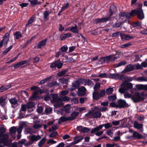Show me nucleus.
Wrapping results in <instances>:
<instances>
[{
  "instance_id": "12",
  "label": "nucleus",
  "mask_w": 147,
  "mask_h": 147,
  "mask_svg": "<svg viewBox=\"0 0 147 147\" xmlns=\"http://www.w3.org/2000/svg\"><path fill=\"white\" fill-rule=\"evenodd\" d=\"M9 100L12 108H15L18 106V101L16 98H11Z\"/></svg>"
},
{
  "instance_id": "6",
  "label": "nucleus",
  "mask_w": 147,
  "mask_h": 147,
  "mask_svg": "<svg viewBox=\"0 0 147 147\" xmlns=\"http://www.w3.org/2000/svg\"><path fill=\"white\" fill-rule=\"evenodd\" d=\"M117 102L118 108L120 109L127 107L129 106L125 100L120 99L117 100Z\"/></svg>"
},
{
  "instance_id": "58",
  "label": "nucleus",
  "mask_w": 147,
  "mask_h": 147,
  "mask_svg": "<svg viewBox=\"0 0 147 147\" xmlns=\"http://www.w3.org/2000/svg\"><path fill=\"white\" fill-rule=\"evenodd\" d=\"M80 84H84V83H86V80L82 78H79L78 80Z\"/></svg>"
},
{
  "instance_id": "61",
  "label": "nucleus",
  "mask_w": 147,
  "mask_h": 147,
  "mask_svg": "<svg viewBox=\"0 0 147 147\" xmlns=\"http://www.w3.org/2000/svg\"><path fill=\"white\" fill-rule=\"evenodd\" d=\"M119 79L120 80H122L123 81H126L125 80L126 78L124 75H119Z\"/></svg>"
},
{
  "instance_id": "50",
  "label": "nucleus",
  "mask_w": 147,
  "mask_h": 147,
  "mask_svg": "<svg viewBox=\"0 0 147 147\" xmlns=\"http://www.w3.org/2000/svg\"><path fill=\"white\" fill-rule=\"evenodd\" d=\"M17 128L15 126H13L10 128L9 132L13 134L16 131Z\"/></svg>"
},
{
  "instance_id": "59",
  "label": "nucleus",
  "mask_w": 147,
  "mask_h": 147,
  "mask_svg": "<svg viewBox=\"0 0 147 147\" xmlns=\"http://www.w3.org/2000/svg\"><path fill=\"white\" fill-rule=\"evenodd\" d=\"M131 42L126 43L121 45V47L123 48H125L131 46Z\"/></svg>"
},
{
  "instance_id": "55",
  "label": "nucleus",
  "mask_w": 147,
  "mask_h": 147,
  "mask_svg": "<svg viewBox=\"0 0 147 147\" xmlns=\"http://www.w3.org/2000/svg\"><path fill=\"white\" fill-rule=\"evenodd\" d=\"M37 110L38 113L41 114L43 112V108L42 106L38 107Z\"/></svg>"
},
{
  "instance_id": "37",
  "label": "nucleus",
  "mask_w": 147,
  "mask_h": 147,
  "mask_svg": "<svg viewBox=\"0 0 147 147\" xmlns=\"http://www.w3.org/2000/svg\"><path fill=\"white\" fill-rule=\"evenodd\" d=\"M46 140V139L45 137L43 138L40 141L38 142V145L39 147H41L45 143V141Z\"/></svg>"
},
{
  "instance_id": "29",
  "label": "nucleus",
  "mask_w": 147,
  "mask_h": 147,
  "mask_svg": "<svg viewBox=\"0 0 147 147\" xmlns=\"http://www.w3.org/2000/svg\"><path fill=\"white\" fill-rule=\"evenodd\" d=\"M102 127V128L104 126L106 129H108L109 128L112 127V124L111 123H107L104 124L102 125H100Z\"/></svg>"
},
{
  "instance_id": "53",
  "label": "nucleus",
  "mask_w": 147,
  "mask_h": 147,
  "mask_svg": "<svg viewBox=\"0 0 147 147\" xmlns=\"http://www.w3.org/2000/svg\"><path fill=\"white\" fill-rule=\"evenodd\" d=\"M52 111V109L51 108L47 107L45 110V112L46 113H50Z\"/></svg>"
},
{
  "instance_id": "19",
  "label": "nucleus",
  "mask_w": 147,
  "mask_h": 147,
  "mask_svg": "<svg viewBox=\"0 0 147 147\" xmlns=\"http://www.w3.org/2000/svg\"><path fill=\"white\" fill-rule=\"evenodd\" d=\"M83 139V137L80 136H76L74 138V141L72 142L73 144H76L80 142Z\"/></svg>"
},
{
  "instance_id": "48",
  "label": "nucleus",
  "mask_w": 147,
  "mask_h": 147,
  "mask_svg": "<svg viewBox=\"0 0 147 147\" xmlns=\"http://www.w3.org/2000/svg\"><path fill=\"white\" fill-rule=\"evenodd\" d=\"M115 146H116V147H119V146L117 144L113 143V144H111L109 143L107 144L106 145L107 147H113Z\"/></svg>"
},
{
  "instance_id": "46",
  "label": "nucleus",
  "mask_w": 147,
  "mask_h": 147,
  "mask_svg": "<svg viewBox=\"0 0 147 147\" xmlns=\"http://www.w3.org/2000/svg\"><path fill=\"white\" fill-rule=\"evenodd\" d=\"M34 18L32 17L28 21V23L26 25V27H27L29 25L31 24L34 21Z\"/></svg>"
},
{
  "instance_id": "36",
  "label": "nucleus",
  "mask_w": 147,
  "mask_h": 147,
  "mask_svg": "<svg viewBox=\"0 0 147 147\" xmlns=\"http://www.w3.org/2000/svg\"><path fill=\"white\" fill-rule=\"evenodd\" d=\"M13 47V45H11L9 47L6 48L4 51L2 53L3 55H6L8 53L9 51L12 49Z\"/></svg>"
},
{
  "instance_id": "62",
  "label": "nucleus",
  "mask_w": 147,
  "mask_h": 147,
  "mask_svg": "<svg viewBox=\"0 0 147 147\" xmlns=\"http://www.w3.org/2000/svg\"><path fill=\"white\" fill-rule=\"evenodd\" d=\"M120 120L113 121L112 122V125H113L115 126L118 125L120 124Z\"/></svg>"
},
{
  "instance_id": "41",
  "label": "nucleus",
  "mask_w": 147,
  "mask_h": 147,
  "mask_svg": "<svg viewBox=\"0 0 147 147\" xmlns=\"http://www.w3.org/2000/svg\"><path fill=\"white\" fill-rule=\"evenodd\" d=\"M121 88H120L119 89V91L121 93L123 94L125 92V91H127V89H126V88H125V86H123V87H121Z\"/></svg>"
},
{
  "instance_id": "13",
  "label": "nucleus",
  "mask_w": 147,
  "mask_h": 147,
  "mask_svg": "<svg viewBox=\"0 0 147 147\" xmlns=\"http://www.w3.org/2000/svg\"><path fill=\"white\" fill-rule=\"evenodd\" d=\"M7 97L5 96L0 97V105L3 107H4L7 103Z\"/></svg>"
},
{
  "instance_id": "20",
  "label": "nucleus",
  "mask_w": 147,
  "mask_h": 147,
  "mask_svg": "<svg viewBox=\"0 0 147 147\" xmlns=\"http://www.w3.org/2000/svg\"><path fill=\"white\" fill-rule=\"evenodd\" d=\"M38 95L37 92H35L32 95L31 97L30 98V99L32 100H39L42 98V97L40 96H37Z\"/></svg>"
},
{
  "instance_id": "43",
  "label": "nucleus",
  "mask_w": 147,
  "mask_h": 147,
  "mask_svg": "<svg viewBox=\"0 0 147 147\" xmlns=\"http://www.w3.org/2000/svg\"><path fill=\"white\" fill-rule=\"evenodd\" d=\"M132 25L134 27H137L141 26L142 25L141 23L139 22H136L133 23Z\"/></svg>"
},
{
  "instance_id": "22",
  "label": "nucleus",
  "mask_w": 147,
  "mask_h": 147,
  "mask_svg": "<svg viewBox=\"0 0 147 147\" xmlns=\"http://www.w3.org/2000/svg\"><path fill=\"white\" fill-rule=\"evenodd\" d=\"M133 136L134 137V138L138 139H140L143 138V136L142 135L136 131L134 132V133L133 134Z\"/></svg>"
},
{
  "instance_id": "31",
  "label": "nucleus",
  "mask_w": 147,
  "mask_h": 147,
  "mask_svg": "<svg viewBox=\"0 0 147 147\" xmlns=\"http://www.w3.org/2000/svg\"><path fill=\"white\" fill-rule=\"evenodd\" d=\"M27 108L28 109H32L34 108L35 106V104L34 102H30L26 104Z\"/></svg>"
},
{
  "instance_id": "32",
  "label": "nucleus",
  "mask_w": 147,
  "mask_h": 147,
  "mask_svg": "<svg viewBox=\"0 0 147 147\" xmlns=\"http://www.w3.org/2000/svg\"><path fill=\"white\" fill-rule=\"evenodd\" d=\"M51 12H49L48 11H45L43 13V18L44 20H48L49 18H48Z\"/></svg>"
},
{
  "instance_id": "52",
  "label": "nucleus",
  "mask_w": 147,
  "mask_h": 147,
  "mask_svg": "<svg viewBox=\"0 0 147 147\" xmlns=\"http://www.w3.org/2000/svg\"><path fill=\"white\" fill-rule=\"evenodd\" d=\"M58 135L57 132L56 131H53L49 135V137L50 138H53L56 136Z\"/></svg>"
},
{
  "instance_id": "14",
  "label": "nucleus",
  "mask_w": 147,
  "mask_h": 147,
  "mask_svg": "<svg viewBox=\"0 0 147 147\" xmlns=\"http://www.w3.org/2000/svg\"><path fill=\"white\" fill-rule=\"evenodd\" d=\"M119 15L120 18L121 19H123V18H121L122 17H124L126 19H129L130 16H131V12L129 13H127L126 12L122 13L120 12Z\"/></svg>"
},
{
  "instance_id": "11",
  "label": "nucleus",
  "mask_w": 147,
  "mask_h": 147,
  "mask_svg": "<svg viewBox=\"0 0 147 147\" xmlns=\"http://www.w3.org/2000/svg\"><path fill=\"white\" fill-rule=\"evenodd\" d=\"M117 10V7L114 5H112L110 7L109 11L110 12V15L107 18H109V20H111V16L113 15V14L115 13Z\"/></svg>"
},
{
  "instance_id": "42",
  "label": "nucleus",
  "mask_w": 147,
  "mask_h": 147,
  "mask_svg": "<svg viewBox=\"0 0 147 147\" xmlns=\"http://www.w3.org/2000/svg\"><path fill=\"white\" fill-rule=\"evenodd\" d=\"M26 141V140L25 139H23L21 140H20L18 142V144L19 145L20 144H24L25 146H27L28 145V144H27L26 143H25V142Z\"/></svg>"
},
{
  "instance_id": "63",
  "label": "nucleus",
  "mask_w": 147,
  "mask_h": 147,
  "mask_svg": "<svg viewBox=\"0 0 147 147\" xmlns=\"http://www.w3.org/2000/svg\"><path fill=\"white\" fill-rule=\"evenodd\" d=\"M57 129V127L56 125H53L52 127L51 128H49V131L50 132H52L53 131Z\"/></svg>"
},
{
  "instance_id": "33",
  "label": "nucleus",
  "mask_w": 147,
  "mask_h": 147,
  "mask_svg": "<svg viewBox=\"0 0 147 147\" xmlns=\"http://www.w3.org/2000/svg\"><path fill=\"white\" fill-rule=\"evenodd\" d=\"M58 85V83L57 82L52 81L51 82L48 83L47 84V86L50 87H52L54 86Z\"/></svg>"
},
{
  "instance_id": "4",
  "label": "nucleus",
  "mask_w": 147,
  "mask_h": 147,
  "mask_svg": "<svg viewBox=\"0 0 147 147\" xmlns=\"http://www.w3.org/2000/svg\"><path fill=\"white\" fill-rule=\"evenodd\" d=\"M117 59V57H113L112 55H110L105 57H102L98 60V63L99 64H102L105 63H109V62H113Z\"/></svg>"
},
{
  "instance_id": "17",
  "label": "nucleus",
  "mask_w": 147,
  "mask_h": 147,
  "mask_svg": "<svg viewBox=\"0 0 147 147\" xmlns=\"http://www.w3.org/2000/svg\"><path fill=\"white\" fill-rule=\"evenodd\" d=\"M80 85V84L78 80L74 81L72 84V87L69 88V90L71 91L74 90L78 88Z\"/></svg>"
},
{
  "instance_id": "60",
  "label": "nucleus",
  "mask_w": 147,
  "mask_h": 147,
  "mask_svg": "<svg viewBox=\"0 0 147 147\" xmlns=\"http://www.w3.org/2000/svg\"><path fill=\"white\" fill-rule=\"evenodd\" d=\"M100 87V84L99 82L97 83L95 85L94 89L95 90L96 89H99Z\"/></svg>"
},
{
  "instance_id": "30",
  "label": "nucleus",
  "mask_w": 147,
  "mask_h": 147,
  "mask_svg": "<svg viewBox=\"0 0 147 147\" xmlns=\"http://www.w3.org/2000/svg\"><path fill=\"white\" fill-rule=\"evenodd\" d=\"M119 74H110L109 77L112 79L117 80L119 79Z\"/></svg>"
},
{
  "instance_id": "1",
  "label": "nucleus",
  "mask_w": 147,
  "mask_h": 147,
  "mask_svg": "<svg viewBox=\"0 0 147 147\" xmlns=\"http://www.w3.org/2000/svg\"><path fill=\"white\" fill-rule=\"evenodd\" d=\"M50 95L52 98L53 101L57 102L55 104L56 107H63L62 111L64 110V106H63V101H64V96L59 97L57 94L52 93Z\"/></svg>"
},
{
  "instance_id": "7",
  "label": "nucleus",
  "mask_w": 147,
  "mask_h": 147,
  "mask_svg": "<svg viewBox=\"0 0 147 147\" xmlns=\"http://www.w3.org/2000/svg\"><path fill=\"white\" fill-rule=\"evenodd\" d=\"M62 65L63 64L61 62L60 59H59L51 63L50 66L51 68L57 67L58 69H60Z\"/></svg>"
},
{
  "instance_id": "21",
  "label": "nucleus",
  "mask_w": 147,
  "mask_h": 147,
  "mask_svg": "<svg viewBox=\"0 0 147 147\" xmlns=\"http://www.w3.org/2000/svg\"><path fill=\"white\" fill-rule=\"evenodd\" d=\"M136 86L138 90H147V85L137 84Z\"/></svg>"
},
{
  "instance_id": "2",
  "label": "nucleus",
  "mask_w": 147,
  "mask_h": 147,
  "mask_svg": "<svg viewBox=\"0 0 147 147\" xmlns=\"http://www.w3.org/2000/svg\"><path fill=\"white\" fill-rule=\"evenodd\" d=\"M144 95V94H140L139 92H136L134 95L132 96L131 94L129 93L125 94H124V96L125 98H131L134 102L136 103L144 100V98L141 96H143Z\"/></svg>"
},
{
  "instance_id": "51",
  "label": "nucleus",
  "mask_w": 147,
  "mask_h": 147,
  "mask_svg": "<svg viewBox=\"0 0 147 147\" xmlns=\"http://www.w3.org/2000/svg\"><path fill=\"white\" fill-rule=\"evenodd\" d=\"M122 24V23L121 22L115 23L113 25V27L114 28H119Z\"/></svg>"
},
{
  "instance_id": "18",
  "label": "nucleus",
  "mask_w": 147,
  "mask_h": 147,
  "mask_svg": "<svg viewBox=\"0 0 147 147\" xmlns=\"http://www.w3.org/2000/svg\"><path fill=\"white\" fill-rule=\"evenodd\" d=\"M134 66L131 64H129L127 65L123 71L124 72H127L129 71H131L134 70Z\"/></svg>"
},
{
  "instance_id": "5",
  "label": "nucleus",
  "mask_w": 147,
  "mask_h": 147,
  "mask_svg": "<svg viewBox=\"0 0 147 147\" xmlns=\"http://www.w3.org/2000/svg\"><path fill=\"white\" fill-rule=\"evenodd\" d=\"M9 33L6 32L3 37V39L0 42V48H1L3 45L5 47H7L9 40Z\"/></svg>"
},
{
  "instance_id": "23",
  "label": "nucleus",
  "mask_w": 147,
  "mask_h": 147,
  "mask_svg": "<svg viewBox=\"0 0 147 147\" xmlns=\"http://www.w3.org/2000/svg\"><path fill=\"white\" fill-rule=\"evenodd\" d=\"M101 115V113L100 111H97L94 113L92 115V117L95 118H99Z\"/></svg>"
},
{
  "instance_id": "24",
  "label": "nucleus",
  "mask_w": 147,
  "mask_h": 147,
  "mask_svg": "<svg viewBox=\"0 0 147 147\" xmlns=\"http://www.w3.org/2000/svg\"><path fill=\"white\" fill-rule=\"evenodd\" d=\"M93 99L94 100H97L99 99V93L97 91H94L92 94Z\"/></svg>"
},
{
  "instance_id": "34",
  "label": "nucleus",
  "mask_w": 147,
  "mask_h": 147,
  "mask_svg": "<svg viewBox=\"0 0 147 147\" xmlns=\"http://www.w3.org/2000/svg\"><path fill=\"white\" fill-rule=\"evenodd\" d=\"M2 138L0 140V142L7 140L8 138V136L7 134H3L2 136Z\"/></svg>"
},
{
  "instance_id": "38",
  "label": "nucleus",
  "mask_w": 147,
  "mask_h": 147,
  "mask_svg": "<svg viewBox=\"0 0 147 147\" xmlns=\"http://www.w3.org/2000/svg\"><path fill=\"white\" fill-rule=\"evenodd\" d=\"M138 82H146V77L144 76L138 77L136 79Z\"/></svg>"
},
{
  "instance_id": "16",
  "label": "nucleus",
  "mask_w": 147,
  "mask_h": 147,
  "mask_svg": "<svg viewBox=\"0 0 147 147\" xmlns=\"http://www.w3.org/2000/svg\"><path fill=\"white\" fill-rule=\"evenodd\" d=\"M123 86H125V88H126V89H127V90L131 89L133 87V84L132 83H127L126 81L124 82L120 85L121 87H123Z\"/></svg>"
},
{
  "instance_id": "25",
  "label": "nucleus",
  "mask_w": 147,
  "mask_h": 147,
  "mask_svg": "<svg viewBox=\"0 0 147 147\" xmlns=\"http://www.w3.org/2000/svg\"><path fill=\"white\" fill-rule=\"evenodd\" d=\"M70 30L73 33H78V30L76 24H75L74 26L71 27L70 28Z\"/></svg>"
},
{
  "instance_id": "47",
  "label": "nucleus",
  "mask_w": 147,
  "mask_h": 147,
  "mask_svg": "<svg viewBox=\"0 0 147 147\" xmlns=\"http://www.w3.org/2000/svg\"><path fill=\"white\" fill-rule=\"evenodd\" d=\"M0 143H3L5 146L9 147L11 146V144L7 140L0 142Z\"/></svg>"
},
{
  "instance_id": "45",
  "label": "nucleus",
  "mask_w": 147,
  "mask_h": 147,
  "mask_svg": "<svg viewBox=\"0 0 147 147\" xmlns=\"http://www.w3.org/2000/svg\"><path fill=\"white\" fill-rule=\"evenodd\" d=\"M127 63L125 61H121L118 63L117 64L116 67H120L122 65H126Z\"/></svg>"
},
{
  "instance_id": "40",
  "label": "nucleus",
  "mask_w": 147,
  "mask_h": 147,
  "mask_svg": "<svg viewBox=\"0 0 147 147\" xmlns=\"http://www.w3.org/2000/svg\"><path fill=\"white\" fill-rule=\"evenodd\" d=\"M113 91V89L112 88H109L106 89L105 92L108 95L111 94Z\"/></svg>"
},
{
  "instance_id": "56",
  "label": "nucleus",
  "mask_w": 147,
  "mask_h": 147,
  "mask_svg": "<svg viewBox=\"0 0 147 147\" xmlns=\"http://www.w3.org/2000/svg\"><path fill=\"white\" fill-rule=\"evenodd\" d=\"M19 55H20V53L18 54L16 57L11 59V60L10 61L7 62L6 63H12V62H13L14 61H15L16 59H17L18 57V56Z\"/></svg>"
},
{
  "instance_id": "15",
  "label": "nucleus",
  "mask_w": 147,
  "mask_h": 147,
  "mask_svg": "<svg viewBox=\"0 0 147 147\" xmlns=\"http://www.w3.org/2000/svg\"><path fill=\"white\" fill-rule=\"evenodd\" d=\"M47 40L48 39L47 38H46L39 42L37 45V47L38 49H40L42 47L45 46L47 44Z\"/></svg>"
},
{
  "instance_id": "49",
  "label": "nucleus",
  "mask_w": 147,
  "mask_h": 147,
  "mask_svg": "<svg viewBox=\"0 0 147 147\" xmlns=\"http://www.w3.org/2000/svg\"><path fill=\"white\" fill-rule=\"evenodd\" d=\"M29 1L30 2L31 7H34L36 5L37 0H30Z\"/></svg>"
},
{
  "instance_id": "27",
  "label": "nucleus",
  "mask_w": 147,
  "mask_h": 147,
  "mask_svg": "<svg viewBox=\"0 0 147 147\" xmlns=\"http://www.w3.org/2000/svg\"><path fill=\"white\" fill-rule=\"evenodd\" d=\"M13 35L14 37L17 39H18L19 38L22 37V35L21 32L19 31H16L15 33L13 34Z\"/></svg>"
},
{
  "instance_id": "57",
  "label": "nucleus",
  "mask_w": 147,
  "mask_h": 147,
  "mask_svg": "<svg viewBox=\"0 0 147 147\" xmlns=\"http://www.w3.org/2000/svg\"><path fill=\"white\" fill-rule=\"evenodd\" d=\"M76 118V117H73L71 116V117H65V121H72L74 120Z\"/></svg>"
},
{
  "instance_id": "10",
  "label": "nucleus",
  "mask_w": 147,
  "mask_h": 147,
  "mask_svg": "<svg viewBox=\"0 0 147 147\" xmlns=\"http://www.w3.org/2000/svg\"><path fill=\"white\" fill-rule=\"evenodd\" d=\"M110 20L109 18H103L95 19L94 20L93 22L94 24H98L100 23L106 22Z\"/></svg>"
},
{
  "instance_id": "3",
  "label": "nucleus",
  "mask_w": 147,
  "mask_h": 147,
  "mask_svg": "<svg viewBox=\"0 0 147 147\" xmlns=\"http://www.w3.org/2000/svg\"><path fill=\"white\" fill-rule=\"evenodd\" d=\"M142 4H140L139 5L138 8L132 10L131 11V16H133L134 14H136L137 17L139 20H143L144 18V16L143 10L142 8Z\"/></svg>"
},
{
  "instance_id": "9",
  "label": "nucleus",
  "mask_w": 147,
  "mask_h": 147,
  "mask_svg": "<svg viewBox=\"0 0 147 147\" xmlns=\"http://www.w3.org/2000/svg\"><path fill=\"white\" fill-rule=\"evenodd\" d=\"M41 138L40 136L38 135L36 136L34 135H32L29 136L28 139L29 140L30 144H32L35 141H36L40 140Z\"/></svg>"
},
{
  "instance_id": "44",
  "label": "nucleus",
  "mask_w": 147,
  "mask_h": 147,
  "mask_svg": "<svg viewBox=\"0 0 147 147\" xmlns=\"http://www.w3.org/2000/svg\"><path fill=\"white\" fill-rule=\"evenodd\" d=\"M108 98L109 100L113 101L115 100L117 98V96L115 94L109 96L108 97Z\"/></svg>"
},
{
  "instance_id": "28",
  "label": "nucleus",
  "mask_w": 147,
  "mask_h": 147,
  "mask_svg": "<svg viewBox=\"0 0 147 147\" xmlns=\"http://www.w3.org/2000/svg\"><path fill=\"white\" fill-rule=\"evenodd\" d=\"M134 127L137 129H140L142 127L143 125L142 124L138 123L137 121H135L134 123Z\"/></svg>"
},
{
  "instance_id": "35",
  "label": "nucleus",
  "mask_w": 147,
  "mask_h": 147,
  "mask_svg": "<svg viewBox=\"0 0 147 147\" xmlns=\"http://www.w3.org/2000/svg\"><path fill=\"white\" fill-rule=\"evenodd\" d=\"M61 51H59L58 52H57L55 55V57H59V55L61 54L62 52L63 53L64 52V45L61 48Z\"/></svg>"
},
{
  "instance_id": "26",
  "label": "nucleus",
  "mask_w": 147,
  "mask_h": 147,
  "mask_svg": "<svg viewBox=\"0 0 147 147\" xmlns=\"http://www.w3.org/2000/svg\"><path fill=\"white\" fill-rule=\"evenodd\" d=\"M101 129L102 127H101V126L100 125L98 126L93 128L90 131V133L91 134H92L95 132L96 133Z\"/></svg>"
},
{
  "instance_id": "8",
  "label": "nucleus",
  "mask_w": 147,
  "mask_h": 147,
  "mask_svg": "<svg viewBox=\"0 0 147 147\" xmlns=\"http://www.w3.org/2000/svg\"><path fill=\"white\" fill-rule=\"evenodd\" d=\"M86 88L84 86H82L78 88V95L79 96H84L86 95Z\"/></svg>"
},
{
  "instance_id": "39",
  "label": "nucleus",
  "mask_w": 147,
  "mask_h": 147,
  "mask_svg": "<svg viewBox=\"0 0 147 147\" xmlns=\"http://www.w3.org/2000/svg\"><path fill=\"white\" fill-rule=\"evenodd\" d=\"M51 78V77H49L47 78H46L41 80L39 83V84H45Z\"/></svg>"
},
{
  "instance_id": "64",
  "label": "nucleus",
  "mask_w": 147,
  "mask_h": 147,
  "mask_svg": "<svg viewBox=\"0 0 147 147\" xmlns=\"http://www.w3.org/2000/svg\"><path fill=\"white\" fill-rule=\"evenodd\" d=\"M6 131V129L3 127L0 128V134L3 135Z\"/></svg>"
},
{
  "instance_id": "54",
  "label": "nucleus",
  "mask_w": 147,
  "mask_h": 147,
  "mask_svg": "<svg viewBox=\"0 0 147 147\" xmlns=\"http://www.w3.org/2000/svg\"><path fill=\"white\" fill-rule=\"evenodd\" d=\"M105 90H102L99 93V96L100 97H102L104 96L105 94Z\"/></svg>"
}]
</instances>
